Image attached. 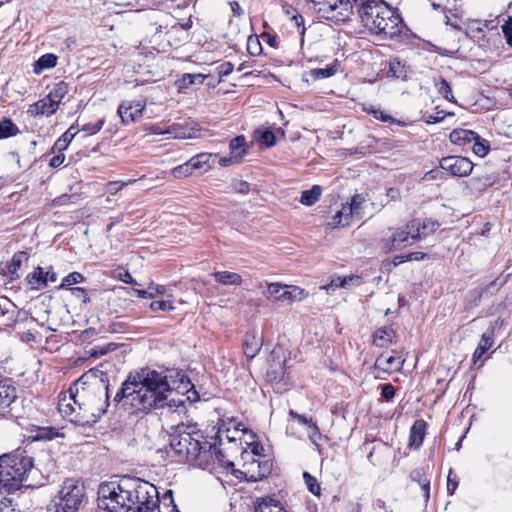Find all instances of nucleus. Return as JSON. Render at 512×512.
I'll use <instances>...</instances> for the list:
<instances>
[{"mask_svg":"<svg viewBox=\"0 0 512 512\" xmlns=\"http://www.w3.org/2000/svg\"><path fill=\"white\" fill-rule=\"evenodd\" d=\"M471 149L475 155L485 157L490 151V143L477 134V139L472 141Z\"/></svg>","mask_w":512,"mask_h":512,"instance_id":"nucleus-33","label":"nucleus"},{"mask_svg":"<svg viewBox=\"0 0 512 512\" xmlns=\"http://www.w3.org/2000/svg\"><path fill=\"white\" fill-rule=\"evenodd\" d=\"M351 284L359 285L360 284V277L359 276H348V277H338L336 279H333L329 284L321 286V289H324L326 291H334L337 288H348Z\"/></svg>","mask_w":512,"mask_h":512,"instance_id":"nucleus-24","label":"nucleus"},{"mask_svg":"<svg viewBox=\"0 0 512 512\" xmlns=\"http://www.w3.org/2000/svg\"><path fill=\"white\" fill-rule=\"evenodd\" d=\"M364 202L365 198L362 195L357 194L351 199V202L348 203L351 208H353V212L357 218H360L362 215V205Z\"/></svg>","mask_w":512,"mask_h":512,"instance_id":"nucleus-48","label":"nucleus"},{"mask_svg":"<svg viewBox=\"0 0 512 512\" xmlns=\"http://www.w3.org/2000/svg\"><path fill=\"white\" fill-rule=\"evenodd\" d=\"M32 468L33 459L25 455L24 451L0 456V492L10 494L17 491Z\"/></svg>","mask_w":512,"mask_h":512,"instance_id":"nucleus-5","label":"nucleus"},{"mask_svg":"<svg viewBox=\"0 0 512 512\" xmlns=\"http://www.w3.org/2000/svg\"><path fill=\"white\" fill-rule=\"evenodd\" d=\"M104 123L105 119L102 118L98 120L96 123L83 124L80 128V131L87 132L89 135H94L102 129Z\"/></svg>","mask_w":512,"mask_h":512,"instance_id":"nucleus-47","label":"nucleus"},{"mask_svg":"<svg viewBox=\"0 0 512 512\" xmlns=\"http://www.w3.org/2000/svg\"><path fill=\"white\" fill-rule=\"evenodd\" d=\"M28 259V256H27V253L26 252H19V253H16L12 260H11V264L9 266V270L10 272L14 273L16 272L22 265V262L27 260Z\"/></svg>","mask_w":512,"mask_h":512,"instance_id":"nucleus-49","label":"nucleus"},{"mask_svg":"<svg viewBox=\"0 0 512 512\" xmlns=\"http://www.w3.org/2000/svg\"><path fill=\"white\" fill-rule=\"evenodd\" d=\"M20 133L19 128L9 118L0 120V140L16 136Z\"/></svg>","mask_w":512,"mask_h":512,"instance_id":"nucleus-30","label":"nucleus"},{"mask_svg":"<svg viewBox=\"0 0 512 512\" xmlns=\"http://www.w3.org/2000/svg\"><path fill=\"white\" fill-rule=\"evenodd\" d=\"M449 139L453 144L465 146L477 139V133L467 129H455L450 133Z\"/></svg>","mask_w":512,"mask_h":512,"instance_id":"nucleus-21","label":"nucleus"},{"mask_svg":"<svg viewBox=\"0 0 512 512\" xmlns=\"http://www.w3.org/2000/svg\"><path fill=\"white\" fill-rule=\"evenodd\" d=\"M321 193V187L313 185L311 189L302 192L300 202L305 206H312L319 200Z\"/></svg>","mask_w":512,"mask_h":512,"instance_id":"nucleus-29","label":"nucleus"},{"mask_svg":"<svg viewBox=\"0 0 512 512\" xmlns=\"http://www.w3.org/2000/svg\"><path fill=\"white\" fill-rule=\"evenodd\" d=\"M139 380L128 378L114 396V402L128 399L130 405L138 411L153 408L167 409L169 412L182 414L186 411L183 396L174 392L168 376L156 370H142Z\"/></svg>","mask_w":512,"mask_h":512,"instance_id":"nucleus-2","label":"nucleus"},{"mask_svg":"<svg viewBox=\"0 0 512 512\" xmlns=\"http://www.w3.org/2000/svg\"><path fill=\"white\" fill-rule=\"evenodd\" d=\"M206 76L203 74H184L180 80V88H187L193 84H202Z\"/></svg>","mask_w":512,"mask_h":512,"instance_id":"nucleus-38","label":"nucleus"},{"mask_svg":"<svg viewBox=\"0 0 512 512\" xmlns=\"http://www.w3.org/2000/svg\"><path fill=\"white\" fill-rule=\"evenodd\" d=\"M410 476L413 481H417L420 484L422 490L424 491L425 501H428L430 497V480L424 476L423 470H413Z\"/></svg>","mask_w":512,"mask_h":512,"instance_id":"nucleus-31","label":"nucleus"},{"mask_svg":"<svg viewBox=\"0 0 512 512\" xmlns=\"http://www.w3.org/2000/svg\"><path fill=\"white\" fill-rule=\"evenodd\" d=\"M247 49L251 55H253V56L258 55L261 51V45H260L259 40L257 38L249 37L248 43H247Z\"/></svg>","mask_w":512,"mask_h":512,"instance_id":"nucleus-54","label":"nucleus"},{"mask_svg":"<svg viewBox=\"0 0 512 512\" xmlns=\"http://www.w3.org/2000/svg\"><path fill=\"white\" fill-rule=\"evenodd\" d=\"M98 507L109 512H152L158 502L156 487L140 478L124 476L98 488Z\"/></svg>","mask_w":512,"mask_h":512,"instance_id":"nucleus-3","label":"nucleus"},{"mask_svg":"<svg viewBox=\"0 0 512 512\" xmlns=\"http://www.w3.org/2000/svg\"><path fill=\"white\" fill-rule=\"evenodd\" d=\"M193 171L194 168L192 167L191 161L189 159L187 162L174 167L171 173L175 178H182L190 176Z\"/></svg>","mask_w":512,"mask_h":512,"instance_id":"nucleus-39","label":"nucleus"},{"mask_svg":"<svg viewBox=\"0 0 512 512\" xmlns=\"http://www.w3.org/2000/svg\"><path fill=\"white\" fill-rule=\"evenodd\" d=\"M84 496L83 486L75 479H66L63 482L58 495L54 498L60 501L66 508L72 512H76L82 502Z\"/></svg>","mask_w":512,"mask_h":512,"instance_id":"nucleus-9","label":"nucleus"},{"mask_svg":"<svg viewBox=\"0 0 512 512\" xmlns=\"http://www.w3.org/2000/svg\"><path fill=\"white\" fill-rule=\"evenodd\" d=\"M303 477H304V480H305L308 490L314 495H319L320 494V485L317 482L316 478L311 476L308 472H304Z\"/></svg>","mask_w":512,"mask_h":512,"instance_id":"nucleus-46","label":"nucleus"},{"mask_svg":"<svg viewBox=\"0 0 512 512\" xmlns=\"http://www.w3.org/2000/svg\"><path fill=\"white\" fill-rule=\"evenodd\" d=\"M57 154L53 156L49 161V166L52 168L60 167L65 161V155L63 152H56Z\"/></svg>","mask_w":512,"mask_h":512,"instance_id":"nucleus-63","label":"nucleus"},{"mask_svg":"<svg viewBox=\"0 0 512 512\" xmlns=\"http://www.w3.org/2000/svg\"><path fill=\"white\" fill-rule=\"evenodd\" d=\"M28 284L32 289L40 290L47 286L48 279L44 277V270L37 267L31 274L27 276Z\"/></svg>","mask_w":512,"mask_h":512,"instance_id":"nucleus-27","label":"nucleus"},{"mask_svg":"<svg viewBox=\"0 0 512 512\" xmlns=\"http://www.w3.org/2000/svg\"><path fill=\"white\" fill-rule=\"evenodd\" d=\"M84 279L85 278L81 273L72 272L63 278V280L59 286V289H67L68 287H70L74 284L82 283L84 281Z\"/></svg>","mask_w":512,"mask_h":512,"instance_id":"nucleus-40","label":"nucleus"},{"mask_svg":"<svg viewBox=\"0 0 512 512\" xmlns=\"http://www.w3.org/2000/svg\"><path fill=\"white\" fill-rule=\"evenodd\" d=\"M458 486V482L456 480V475L453 470L450 469L447 477V490L449 494H453Z\"/></svg>","mask_w":512,"mask_h":512,"instance_id":"nucleus-58","label":"nucleus"},{"mask_svg":"<svg viewBox=\"0 0 512 512\" xmlns=\"http://www.w3.org/2000/svg\"><path fill=\"white\" fill-rule=\"evenodd\" d=\"M146 108L145 100H125L120 103L117 113L125 125L138 121Z\"/></svg>","mask_w":512,"mask_h":512,"instance_id":"nucleus-12","label":"nucleus"},{"mask_svg":"<svg viewBox=\"0 0 512 512\" xmlns=\"http://www.w3.org/2000/svg\"><path fill=\"white\" fill-rule=\"evenodd\" d=\"M497 324H498V320L495 322V324L493 326H491L489 329H487V331H485L482 334V337L478 344L479 350H483L484 352H486L488 349H490L492 347V345L494 343V339H493L494 330H495V326Z\"/></svg>","mask_w":512,"mask_h":512,"instance_id":"nucleus-34","label":"nucleus"},{"mask_svg":"<svg viewBox=\"0 0 512 512\" xmlns=\"http://www.w3.org/2000/svg\"><path fill=\"white\" fill-rule=\"evenodd\" d=\"M150 308L152 311H172L174 310L173 295L167 294L166 300H155L151 302Z\"/></svg>","mask_w":512,"mask_h":512,"instance_id":"nucleus-36","label":"nucleus"},{"mask_svg":"<svg viewBox=\"0 0 512 512\" xmlns=\"http://www.w3.org/2000/svg\"><path fill=\"white\" fill-rule=\"evenodd\" d=\"M135 182V180H129L128 182H122V181H110L107 183L106 189L107 192L111 195H115L120 190L123 189V187Z\"/></svg>","mask_w":512,"mask_h":512,"instance_id":"nucleus-51","label":"nucleus"},{"mask_svg":"<svg viewBox=\"0 0 512 512\" xmlns=\"http://www.w3.org/2000/svg\"><path fill=\"white\" fill-rule=\"evenodd\" d=\"M59 436V432L54 427H39L37 434L35 435L36 440H52Z\"/></svg>","mask_w":512,"mask_h":512,"instance_id":"nucleus-42","label":"nucleus"},{"mask_svg":"<svg viewBox=\"0 0 512 512\" xmlns=\"http://www.w3.org/2000/svg\"><path fill=\"white\" fill-rule=\"evenodd\" d=\"M309 293L294 285H283L281 283H270L267 286L264 296L267 299H273L281 302L301 301L308 297Z\"/></svg>","mask_w":512,"mask_h":512,"instance_id":"nucleus-8","label":"nucleus"},{"mask_svg":"<svg viewBox=\"0 0 512 512\" xmlns=\"http://www.w3.org/2000/svg\"><path fill=\"white\" fill-rule=\"evenodd\" d=\"M308 436L311 442L316 446H320V441L322 440L323 436L320 433V430L316 424V422H312L308 427Z\"/></svg>","mask_w":512,"mask_h":512,"instance_id":"nucleus-45","label":"nucleus"},{"mask_svg":"<svg viewBox=\"0 0 512 512\" xmlns=\"http://www.w3.org/2000/svg\"><path fill=\"white\" fill-rule=\"evenodd\" d=\"M396 333L392 327H380L373 334V344L386 348L394 342Z\"/></svg>","mask_w":512,"mask_h":512,"instance_id":"nucleus-20","label":"nucleus"},{"mask_svg":"<svg viewBox=\"0 0 512 512\" xmlns=\"http://www.w3.org/2000/svg\"><path fill=\"white\" fill-rule=\"evenodd\" d=\"M58 57L52 53L42 55L34 64V73L40 74L46 69L53 68L57 65Z\"/></svg>","mask_w":512,"mask_h":512,"instance_id":"nucleus-28","label":"nucleus"},{"mask_svg":"<svg viewBox=\"0 0 512 512\" xmlns=\"http://www.w3.org/2000/svg\"><path fill=\"white\" fill-rule=\"evenodd\" d=\"M259 142L264 144L266 147H272L276 143L275 135L270 130H264L259 137Z\"/></svg>","mask_w":512,"mask_h":512,"instance_id":"nucleus-52","label":"nucleus"},{"mask_svg":"<svg viewBox=\"0 0 512 512\" xmlns=\"http://www.w3.org/2000/svg\"><path fill=\"white\" fill-rule=\"evenodd\" d=\"M262 340L255 332L246 333L243 340V351L248 359H253L261 350Z\"/></svg>","mask_w":512,"mask_h":512,"instance_id":"nucleus-18","label":"nucleus"},{"mask_svg":"<svg viewBox=\"0 0 512 512\" xmlns=\"http://www.w3.org/2000/svg\"><path fill=\"white\" fill-rule=\"evenodd\" d=\"M57 108L58 106L52 103L51 99L46 96L31 106L29 111L36 115H52L56 112Z\"/></svg>","mask_w":512,"mask_h":512,"instance_id":"nucleus-23","label":"nucleus"},{"mask_svg":"<svg viewBox=\"0 0 512 512\" xmlns=\"http://www.w3.org/2000/svg\"><path fill=\"white\" fill-rule=\"evenodd\" d=\"M441 169L454 177L468 176L473 170V163L466 157L447 156L440 160Z\"/></svg>","mask_w":512,"mask_h":512,"instance_id":"nucleus-11","label":"nucleus"},{"mask_svg":"<svg viewBox=\"0 0 512 512\" xmlns=\"http://www.w3.org/2000/svg\"><path fill=\"white\" fill-rule=\"evenodd\" d=\"M233 189L240 194H247L250 191V184L246 181L239 180L233 183Z\"/></svg>","mask_w":512,"mask_h":512,"instance_id":"nucleus-60","label":"nucleus"},{"mask_svg":"<svg viewBox=\"0 0 512 512\" xmlns=\"http://www.w3.org/2000/svg\"><path fill=\"white\" fill-rule=\"evenodd\" d=\"M68 135L69 132H65L60 138L57 139L51 148L52 153L63 152L68 148L70 142L73 140V135Z\"/></svg>","mask_w":512,"mask_h":512,"instance_id":"nucleus-41","label":"nucleus"},{"mask_svg":"<svg viewBox=\"0 0 512 512\" xmlns=\"http://www.w3.org/2000/svg\"><path fill=\"white\" fill-rule=\"evenodd\" d=\"M211 275L222 285H241L243 281L240 274L230 271L213 272Z\"/></svg>","mask_w":512,"mask_h":512,"instance_id":"nucleus-25","label":"nucleus"},{"mask_svg":"<svg viewBox=\"0 0 512 512\" xmlns=\"http://www.w3.org/2000/svg\"><path fill=\"white\" fill-rule=\"evenodd\" d=\"M169 497V505H166L164 506L163 508H160L158 509V512H179V510L177 509L176 505L174 504V501H173V498L171 496V491H168L165 495H164V500Z\"/></svg>","mask_w":512,"mask_h":512,"instance_id":"nucleus-61","label":"nucleus"},{"mask_svg":"<svg viewBox=\"0 0 512 512\" xmlns=\"http://www.w3.org/2000/svg\"><path fill=\"white\" fill-rule=\"evenodd\" d=\"M106 374L90 369L59 395L58 411L70 422L85 426L96 423L109 406Z\"/></svg>","mask_w":512,"mask_h":512,"instance_id":"nucleus-1","label":"nucleus"},{"mask_svg":"<svg viewBox=\"0 0 512 512\" xmlns=\"http://www.w3.org/2000/svg\"><path fill=\"white\" fill-rule=\"evenodd\" d=\"M388 77L394 79H402L405 80L407 77V72L405 66L397 59H392L389 62V70L387 73Z\"/></svg>","mask_w":512,"mask_h":512,"instance_id":"nucleus-32","label":"nucleus"},{"mask_svg":"<svg viewBox=\"0 0 512 512\" xmlns=\"http://www.w3.org/2000/svg\"><path fill=\"white\" fill-rule=\"evenodd\" d=\"M230 155L236 161L241 162L247 153L248 145L243 135L234 137L229 143Z\"/></svg>","mask_w":512,"mask_h":512,"instance_id":"nucleus-22","label":"nucleus"},{"mask_svg":"<svg viewBox=\"0 0 512 512\" xmlns=\"http://www.w3.org/2000/svg\"><path fill=\"white\" fill-rule=\"evenodd\" d=\"M354 11H356L354 0H329L325 6L317 8V12L322 18L335 23L350 20Z\"/></svg>","mask_w":512,"mask_h":512,"instance_id":"nucleus-7","label":"nucleus"},{"mask_svg":"<svg viewBox=\"0 0 512 512\" xmlns=\"http://www.w3.org/2000/svg\"><path fill=\"white\" fill-rule=\"evenodd\" d=\"M232 71L233 64L231 62H223L217 66V72L220 78L228 76Z\"/></svg>","mask_w":512,"mask_h":512,"instance_id":"nucleus-59","label":"nucleus"},{"mask_svg":"<svg viewBox=\"0 0 512 512\" xmlns=\"http://www.w3.org/2000/svg\"><path fill=\"white\" fill-rule=\"evenodd\" d=\"M175 129H176L175 126H172L167 131H162V130L159 129V127L152 126L150 128V132L152 134H156V135H162V134H165V133H174L176 138H182V139L190 138L191 137L190 133L187 134L186 132H176Z\"/></svg>","mask_w":512,"mask_h":512,"instance_id":"nucleus-50","label":"nucleus"},{"mask_svg":"<svg viewBox=\"0 0 512 512\" xmlns=\"http://www.w3.org/2000/svg\"><path fill=\"white\" fill-rule=\"evenodd\" d=\"M381 396L389 401V400H392L395 396V388L393 385L391 384H384V385H381Z\"/></svg>","mask_w":512,"mask_h":512,"instance_id":"nucleus-56","label":"nucleus"},{"mask_svg":"<svg viewBox=\"0 0 512 512\" xmlns=\"http://www.w3.org/2000/svg\"><path fill=\"white\" fill-rule=\"evenodd\" d=\"M435 86L438 93L441 94L445 99L449 100L450 102H455V98L452 94V88L448 81L441 78L438 82L435 83Z\"/></svg>","mask_w":512,"mask_h":512,"instance_id":"nucleus-37","label":"nucleus"},{"mask_svg":"<svg viewBox=\"0 0 512 512\" xmlns=\"http://www.w3.org/2000/svg\"><path fill=\"white\" fill-rule=\"evenodd\" d=\"M255 512H286V510L278 501L270 497H266L257 502Z\"/></svg>","mask_w":512,"mask_h":512,"instance_id":"nucleus-26","label":"nucleus"},{"mask_svg":"<svg viewBox=\"0 0 512 512\" xmlns=\"http://www.w3.org/2000/svg\"><path fill=\"white\" fill-rule=\"evenodd\" d=\"M17 393L11 380L0 376V415L4 416L11 404L16 400Z\"/></svg>","mask_w":512,"mask_h":512,"instance_id":"nucleus-15","label":"nucleus"},{"mask_svg":"<svg viewBox=\"0 0 512 512\" xmlns=\"http://www.w3.org/2000/svg\"><path fill=\"white\" fill-rule=\"evenodd\" d=\"M363 26L371 33L392 38L402 32L400 15L382 0H354Z\"/></svg>","mask_w":512,"mask_h":512,"instance_id":"nucleus-4","label":"nucleus"},{"mask_svg":"<svg viewBox=\"0 0 512 512\" xmlns=\"http://www.w3.org/2000/svg\"><path fill=\"white\" fill-rule=\"evenodd\" d=\"M257 464V467L259 469L258 473L256 475H251V477L256 481V480H259V479H262L264 478L265 476H267L271 469H272V463L268 460H265V461H257L256 462Z\"/></svg>","mask_w":512,"mask_h":512,"instance_id":"nucleus-44","label":"nucleus"},{"mask_svg":"<svg viewBox=\"0 0 512 512\" xmlns=\"http://www.w3.org/2000/svg\"><path fill=\"white\" fill-rule=\"evenodd\" d=\"M426 427L427 424L422 419H418L413 423L410 429L409 447L414 449L421 447L426 434Z\"/></svg>","mask_w":512,"mask_h":512,"instance_id":"nucleus-17","label":"nucleus"},{"mask_svg":"<svg viewBox=\"0 0 512 512\" xmlns=\"http://www.w3.org/2000/svg\"><path fill=\"white\" fill-rule=\"evenodd\" d=\"M389 231L391 235L381 240V248L386 253L400 250L414 242L412 230L408 228V223L405 227L389 229Z\"/></svg>","mask_w":512,"mask_h":512,"instance_id":"nucleus-10","label":"nucleus"},{"mask_svg":"<svg viewBox=\"0 0 512 512\" xmlns=\"http://www.w3.org/2000/svg\"><path fill=\"white\" fill-rule=\"evenodd\" d=\"M408 228L412 230L413 241H420L433 234L439 228V223L431 219H413L408 222Z\"/></svg>","mask_w":512,"mask_h":512,"instance_id":"nucleus-13","label":"nucleus"},{"mask_svg":"<svg viewBox=\"0 0 512 512\" xmlns=\"http://www.w3.org/2000/svg\"><path fill=\"white\" fill-rule=\"evenodd\" d=\"M148 288H149V291L152 292V298H155L157 296H164V295L167 296V293H166L167 289L163 285H158V284L151 282L149 284Z\"/></svg>","mask_w":512,"mask_h":512,"instance_id":"nucleus-57","label":"nucleus"},{"mask_svg":"<svg viewBox=\"0 0 512 512\" xmlns=\"http://www.w3.org/2000/svg\"><path fill=\"white\" fill-rule=\"evenodd\" d=\"M405 360L400 356L393 354L382 353L377 357L374 367L384 373L399 372L403 368Z\"/></svg>","mask_w":512,"mask_h":512,"instance_id":"nucleus-14","label":"nucleus"},{"mask_svg":"<svg viewBox=\"0 0 512 512\" xmlns=\"http://www.w3.org/2000/svg\"><path fill=\"white\" fill-rule=\"evenodd\" d=\"M18 320V308L7 297H0V325L13 326Z\"/></svg>","mask_w":512,"mask_h":512,"instance_id":"nucleus-16","label":"nucleus"},{"mask_svg":"<svg viewBox=\"0 0 512 512\" xmlns=\"http://www.w3.org/2000/svg\"><path fill=\"white\" fill-rule=\"evenodd\" d=\"M336 72L335 66H327L325 68H316L310 71V75L314 79H324L331 77Z\"/></svg>","mask_w":512,"mask_h":512,"instance_id":"nucleus-43","label":"nucleus"},{"mask_svg":"<svg viewBox=\"0 0 512 512\" xmlns=\"http://www.w3.org/2000/svg\"><path fill=\"white\" fill-rule=\"evenodd\" d=\"M66 93L67 85L64 82H59L54 86V88L49 92L47 96L51 99L52 103H55L58 106Z\"/></svg>","mask_w":512,"mask_h":512,"instance_id":"nucleus-35","label":"nucleus"},{"mask_svg":"<svg viewBox=\"0 0 512 512\" xmlns=\"http://www.w3.org/2000/svg\"><path fill=\"white\" fill-rule=\"evenodd\" d=\"M426 257H428V256L425 253L412 252V253L407 254L406 256H397L395 259L398 261V263H402V262L411 261V260L419 261V260L425 259ZM395 264H397V262Z\"/></svg>","mask_w":512,"mask_h":512,"instance_id":"nucleus-53","label":"nucleus"},{"mask_svg":"<svg viewBox=\"0 0 512 512\" xmlns=\"http://www.w3.org/2000/svg\"><path fill=\"white\" fill-rule=\"evenodd\" d=\"M203 439L202 433L195 426H186L181 423L170 435V447L178 456V461L194 462L202 453H206L207 447L211 448Z\"/></svg>","mask_w":512,"mask_h":512,"instance_id":"nucleus-6","label":"nucleus"},{"mask_svg":"<svg viewBox=\"0 0 512 512\" xmlns=\"http://www.w3.org/2000/svg\"><path fill=\"white\" fill-rule=\"evenodd\" d=\"M339 211H340V215L344 216V219L348 223L351 218L356 217V215L353 212V208H351V206L348 203L342 204V207Z\"/></svg>","mask_w":512,"mask_h":512,"instance_id":"nucleus-64","label":"nucleus"},{"mask_svg":"<svg viewBox=\"0 0 512 512\" xmlns=\"http://www.w3.org/2000/svg\"><path fill=\"white\" fill-rule=\"evenodd\" d=\"M218 158V154L214 153H199L193 156L190 161L194 170H202V172H207L212 169L216 163Z\"/></svg>","mask_w":512,"mask_h":512,"instance_id":"nucleus-19","label":"nucleus"},{"mask_svg":"<svg viewBox=\"0 0 512 512\" xmlns=\"http://www.w3.org/2000/svg\"><path fill=\"white\" fill-rule=\"evenodd\" d=\"M502 32L507 44L512 47V17H510L502 26Z\"/></svg>","mask_w":512,"mask_h":512,"instance_id":"nucleus-55","label":"nucleus"},{"mask_svg":"<svg viewBox=\"0 0 512 512\" xmlns=\"http://www.w3.org/2000/svg\"><path fill=\"white\" fill-rule=\"evenodd\" d=\"M332 228H336L339 226H347L348 222L344 219V216L340 215V211H337L333 216L332 221L329 223Z\"/></svg>","mask_w":512,"mask_h":512,"instance_id":"nucleus-62","label":"nucleus"}]
</instances>
